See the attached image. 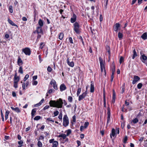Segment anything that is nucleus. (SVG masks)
I'll return each mask as SVG.
<instances>
[{
    "label": "nucleus",
    "instance_id": "nucleus-1",
    "mask_svg": "<svg viewBox=\"0 0 147 147\" xmlns=\"http://www.w3.org/2000/svg\"><path fill=\"white\" fill-rule=\"evenodd\" d=\"M63 104V101L60 98L57 101L51 100L49 102L51 107L57 108H62Z\"/></svg>",
    "mask_w": 147,
    "mask_h": 147
},
{
    "label": "nucleus",
    "instance_id": "nucleus-2",
    "mask_svg": "<svg viewBox=\"0 0 147 147\" xmlns=\"http://www.w3.org/2000/svg\"><path fill=\"white\" fill-rule=\"evenodd\" d=\"M63 120V125L65 127H67L69 124L68 118L67 115H65L64 116Z\"/></svg>",
    "mask_w": 147,
    "mask_h": 147
},
{
    "label": "nucleus",
    "instance_id": "nucleus-3",
    "mask_svg": "<svg viewBox=\"0 0 147 147\" xmlns=\"http://www.w3.org/2000/svg\"><path fill=\"white\" fill-rule=\"evenodd\" d=\"M22 51L26 55H30L31 54V51L30 48L28 47L22 49Z\"/></svg>",
    "mask_w": 147,
    "mask_h": 147
},
{
    "label": "nucleus",
    "instance_id": "nucleus-4",
    "mask_svg": "<svg viewBox=\"0 0 147 147\" xmlns=\"http://www.w3.org/2000/svg\"><path fill=\"white\" fill-rule=\"evenodd\" d=\"M74 30L77 33H80V31L79 29V25L78 24L77 22H76L74 24Z\"/></svg>",
    "mask_w": 147,
    "mask_h": 147
},
{
    "label": "nucleus",
    "instance_id": "nucleus-5",
    "mask_svg": "<svg viewBox=\"0 0 147 147\" xmlns=\"http://www.w3.org/2000/svg\"><path fill=\"white\" fill-rule=\"evenodd\" d=\"M87 94V91H85L82 94L79 96L78 98V100L79 101H81L83 98H84L86 96Z\"/></svg>",
    "mask_w": 147,
    "mask_h": 147
},
{
    "label": "nucleus",
    "instance_id": "nucleus-6",
    "mask_svg": "<svg viewBox=\"0 0 147 147\" xmlns=\"http://www.w3.org/2000/svg\"><path fill=\"white\" fill-rule=\"evenodd\" d=\"M50 84L52 85H53L54 88L57 90V85L56 84L55 81L54 80H52L50 82Z\"/></svg>",
    "mask_w": 147,
    "mask_h": 147
},
{
    "label": "nucleus",
    "instance_id": "nucleus-7",
    "mask_svg": "<svg viewBox=\"0 0 147 147\" xmlns=\"http://www.w3.org/2000/svg\"><path fill=\"white\" fill-rule=\"evenodd\" d=\"M140 78L138 76H134V77L133 80L132 81V84H135L140 80Z\"/></svg>",
    "mask_w": 147,
    "mask_h": 147
},
{
    "label": "nucleus",
    "instance_id": "nucleus-8",
    "mask_svg": "<svg viewBox=\"0 0 147 147\" xmlns=\"http://www.w3.org/2000/svg\"><path fill=\"white\" fill-rule=\"evenodd\" d=\"M140 59L143 62L145 63V61L147 59V57L144 54H143L142 55H141Z\"/></svg>",
    "mask_w": 147,
    "mask_h": 147
},
{
    "label": "nucleus",
    "instance_id": "nucleus-9",
    "mask_svg": "<svg viewBox=\"0 0 147 147\" xmlns=\"http://www.w3.org/2000/svg\"><path fill=\"white\" fill-rule=\"evenodd\" d=\"M67 88L64 84H61L60 86V89L61 91L62 92L65 90Z\"/></svg>",
    "mask_w": 147,
    "mask_h": 147
},
{
    "label": "nucleus",
    "instance_id": "nucleus-10",
    "mask_svg": "<svg viewBox=\"0 0 147 147\" xmlns=\"http://www.w3.org/2000/svg\"><path fill=\"white\" fill-rule=\"evenodd\" d=\"M98 59L100 62V67L104 66L105 61H103L100 57H99Z\"/></svg>",
    "mask_w": 147,
    "mask_h": 147
},
{
    "label": "nucleus",
    "instance_id": "nucleus-11",
    "mask_svg": "<svg viewBox=\"0 0 147 147\" xmlns=\"http://www.w3.org/2000/svg\"><path fill=\"white\" fill-rule=\"evenodd\" d=\"M76 16L75 14H74L72 17L71 19V23H74L76 21Z\"/></svg>",
    "mask_w": 147,
    "mask_h": 147
},
{
    "label": "nucleus",
    "instance_id": "nucleus-12",
    "mask_svg": "<svg viewBox=\"0 0 147 147\" xmlns=\"http://www.w3.org/2000/svg\"><path fill=\"white\" fill-rule=\"evenodd\" d=\"M67 64L70 67H73L74 65V63L73 62H69V59L68 58L67 60Z\"/></svg>",
    "mask_w": 147,
    "mask_h": 147
},
{
    "label": "nucleus",
    "instance_id": "nucleus-13",
    "mask_svg": "<svg viewBox=\"0 0 147 147\" xmlns=\"http://www.w3.org/2000/svg\"><path fill=\"white\" fill-rule=\"evenodd\" d=\"M11 108L15 112L17 113H20V110L18 107L14 108L13 107H11Z\"/></svg>",
    "mask_w": 147,
    "mask_h": 147
},
{
    "label": "nucleus",
    "instance_id": "nucleus-14",
    "mask_svg": "<svg viewBox=\"0 0 147 147\" xmlns=\"http://www.w3.org/2000/svg\"><path fill=\"white\" fill-rule=\"evenodd\" d=\"M94 84L92 82H91V84L90 85V91L91 92H93L94 91Z\"/></svg>",
    "mask_w": 147,
    "mask_h": 147
},
{
    "label": "nucleus",
    "instance_id": "nucleus-15",
    "mask_svg": "<svg viewBox=\"0 0 147 147\" xmlns=\"http://www.w3.org/2000/svg\"><path fill=\"white\" fill-rule=\"evenodd\" d=\"M120 25L119 23H116L115 25V26L114 28V30L115 31H117L118 29V28L120 26Z\"/></svg>",
    "mask_w": 147,
    "mask_h": 147
},
{
    "label": "nucleus",
    "instance_id": "nucleus-16",
    "mask_svg": "<svg viewBox=\"0 0 147 147\" xmlns=\"http://www.w3.org/2000/svg\"><path fill=\"white\" fill-rule=\"evenodd\" d=\"M141 37L144 40L147 39V33L146 32L143 33L141 36Z\"/></svg>",
    "mask_w": 147,
    "mask_h": 147
},
{
    "label": "nucleus",
    "instance_id": "nucleus-17",
    "mask_svg": "<svg viewBox=\"0 0 147 147\" xmlns=\"http://www.w3.org/2000/svg\"><path fill=\"white\" fill-rule=\"evenodd\" d=\"M36 31L38 34L41 33H42V27H38L37 28Z\"/></svg>",
    "mask_w": 147,
    "mask_h": 147
},
{
    "label": "nucleus",
    "instance_id": "nucleus-18",
    "mask_svg": "<svg viewBox=\"0 0 147 147\" xmlns=\"http://www.w3.org/2000/svg\"><path fill=\"white\" fill-rule=\"evenodd\" d=\"M38 24L40 26L39 27H42L44 25V22L41 19H40L38 21Z\"/></svg>",
    "mask_w": 147,
    "mask_h": 147
},
{
    "label": "nucleus",
    "instance_id": "nucleus-19",
    "mask_svg": "<svg viewBox=\"0 0 147 147\" xmlns=\"http://www.w3.org/2000/svg\"><path fill=\"white\" fill-rule=\"evenodd\" d=\"M8 21L9 23L11 24V25L14 26H17V25L14 23L11 20L8 19Z\"/></svg>",
    "mask_w": 147,
    "mask_h": 147
},
{
    "label": "nucleus",
    "instance_id": "nucleus-20",
    "mask_svg": "<svg viewBox=\"0 0 147 147\" xmlns=\"http://www.w3.org/2000/svg\"><path fill=\"white\" fill-rule=\"evenodd\" d=\"M100 69L101 72V74H103L104 73V74L105 75L106 74V71L105 69V66L102 67L101 66Z\"/></svg>",
    "mask_w": 147,
    "mask_h": 147
},
{
    "label": "nucleus",
    "instance_id": "nucleus-21",
    "mask_svg": "<svg viewBox=\"0 0 147 147\" xmlns=\"http://www.w3.org/2000/svg\"><path fill=\"white\" fill-rule=\"evenodd\" d=\"M71 131L70 129H69L65 131V133H66L67 136H69L71 133Z\"/></svg>",
    "mask_w": 147,
    "mask_h": 147
},
{
    "label": "nucleus",
    "instance_id": "nucleus-22",
    "mask_svg": "<svg viewBox=\"0 0 147 147\" xmlns=\"http://www.w3.org/2000/svg\"><path fill=\"white\" fill-rule=\"evenodd\" d=\"M58 145V143L57 141H55L53 142V144L52 147H57V146Z\"/></svg>",
    "mask_w": 147,
    "mask_h": 147
},
{
    "label": "nucleus",
    "instance_id": "nucleus-23",
    "mask_svg": "<svg viewBox=\"0 0 147 147\" xmlns=\"http://www.w3.org/2000/svg\"><path fill=\"white\" fill-rule=\"evenodd\" d=\"M36 112V111L35 110V109H33L32 110L31 112V115L32 118L34 117V115H35Z\"/></svg>",
    "mask_w": 147,
    "mask_h": 147
},
{
    "label": "nucleus",
    "instance_id": "nucleus-24",
    "mask_svg": "<svg viewBox=\"0 0 147 147\" xmlns=\"http://www.w3.org/2000/svg\"><path fill=\"white\" fill-rule=\"evenodd\" d=\"M67 136L64 134H61L58 136V137L59 138L62 137L63 139H65L66 138Z\"/></svg>",
    "mask_w": 147,
    "mask_h": 147
},
{
    "label": "nucleus",
    "instance_id": "nucleus-25",
    "mask_svg": "<svg viewBox=\"0 0 147 147\" xmlns=\"http://www.w3.org/2000/svg\"><path fill=\"white\" fill-rule=\"evenodd\" d=\"M133 53L134 54L132 56V58L134 59L135 58V57H136L137 55L135 49L133 50Z\"/></svg>",
    "mask_w": 147,
    "mask_h": 147
},
{
    "label": "nucleus",
    "instance_id": "nucleus-26",
    "mask_svg": "<svg viewBox=\"0 0 147 147\" xmlns=\"http://www.w3.org/2000/svg\"><path fill=\"white\" fill-rule=\"evenodd\" d=\"M115 135V129H113L112 130V133L111 134V136H114Z\"/></svg>",
    "mask_w": 147,
    "mask_h": 147
},
{
    "label": "nucleus",
    "instance_id": "nucleus-27",
    "mask_svg": "<svg viewBox=\"0 0 147 147\" xmlns=\"http://www.w3.org/2000/svg\"><path fill=\"white\" fill-rule=\"evenodd\" d=\"M9 111H7L5 112V119L6 120L8 118V117L9 114Z\"/></svg>",
    "mask_w": 147,
    "mask_h": 147
},
{
    "label": "nucleus",
    "instance_id": "nucleus-28",
    "mask_svg": "<svg viewBox=\"0 0 147 147\" xmlns=\"http://www.w3.org/2000/svg\"><path fill=\"white\" fill-rule=\"evenodd\" d=\"M8 9L10 12L11 13H12L13 12V6H9L8 7Z\"/></svg>",
    "mask_w": 147,
    "mask_h": 147
},
{
    "label": "nucleus",
    "instance_id": "nucleus-29",
    "mask_svg": "<svg viewBox=\"0 0 147 147\" xmlns=\"http://www.w3.org/2000/svg\"><path fill=\"white\" fill-rule=\"evenodd\" d=\"M63 34L62 33H60L59 35V39L62 40L63 37Z\"/></svg>",
    "mask_w": 147,
    "mask_h": 147
},
{
    "label": "nucleus",
    "instance_id": "nucleus-30",
    "mask_svg": "<svg viewBox=\"0 0 147 147\" xmlns=\"http://www.w3.org/2000/svg\"><path fill=\"white\" fill-rule=\"evenodd\" d=\"M19 77L18 76L17 77H14V82H18L19 80Z\"/></svg>",
    "mask_w": 147,
    "mask_h": 147
},
{
    "label": "nucleus",
    "instance_id": "nucleus-31",
    "mask_svg": "<svg viewBox=\"0 0 147 147\" xmlns=\"http://www.w3.org/2000/svg\"><path fill=\"white\" fill-rule=\"evenodd\" d=\"M37 145L38 147H42V144L40 141H38L37 143Z\"/></svg>",
    "mask_w": 147,
    "mask_h": 147
},
{
    "label": "nucleus",
    "instance_id": "nucleus-32",
    "mask_svg": "<svg viewBox=\"0 0 147 147\" xmlns=\"http://www.w3.org/2000/svg\"><path fill=\"white\" fill-rule=\"evenodd\" d=\"M118 38L120 40H121L123 37V34L120 32H119L118 34Z\"/></svg>",
    "mask_w": 147,
    "mask_h": 147
},
{
    "label": "nucleus",
    "instance_id": "nucleus-33",
    "mask_svg": "<svg viewBox=\"0 0 147 147\" xmlns=\"http://www.w3.org/2000/svg\"><path fill=\"white\" fill-rule=\"evenodd\" d=\"M18 72L21 74L23 73V71L22 67L21 66L20 67L18 70Z\"/></svg>",
    "mask_w": 147,
    "mask_h": 147
},
{
    "label": "nucleus",
    "instance_id": "nucleus-34",
    "mask_svg": "<svg viewBox=\"0 0 147 147\" xmlns=\"http://www.w3.org/2000/svg\"><path fill=\"white\" fill-rule=\"evenodd\" d=\"M89 123L88 122H86L84 124V129L87 128L88 126V125Z\"/></svg>",
    "mask_w": 147,
    "mask_h": 147
},
{
    "label": "nucleus",
    "instance_id": "nucleus-35",
    "mask_svg": "<svg viewBox=\"0 0 147 147\" xmlns=\"http://www.w3.org/2000/svg\"><path fill=\"white\" fill-rule=\"evenodd\" d=\"M46 121L47 122L48 121H50L53 123L54 122V121L51 118H49L47 119Z\"/></svg>",
    "mask_w": 147,
    "mask_h": 147
},
{
    "label": "nucleus",
    "instance_id": "nucleus-36",
    "mask_svg": "<svg viewBox=\"0 0 147 147\" xmlns=\"http://www.w3.org/2000/svg\"><path fill=\"white\" fill-rule=\"evenodd\" d=\"M132 122L134 123H136L138 121V119L137 118L133 119L132 120Z\"/></svg>",
    "mask_w": 147,
    "mask_h": 147
},
{
    "label": "nucleus",
    "instance_id": "nucleus-37",
    "mask_svg": "<svg viewBox=\"0 0 147 147\" xmlns=\"http://www.w3.org/2000/svg\"><path fill=\"white\" fill-rule=\"evenodd\" d=\"M55 91V90H53V89H49V90H48V93H49V94H51V93H52L53 92H54Z\"/></svg>",
    "mask_w": 147,
    "mask_h": 147
},
{
    "label": "nucleus",
    "instance_id": "nucleus-38",
    "mask_svg": "<svg viewBox=\"0 0 147 147\" xmlns=\"http://www.w3.org/2000/svg\"><path fill=\"white\" fill-rule=\"evenodd\" d=\"M22 60L20 58H19L18 59V65L20 66V63H22Z\"/></svg>",
    "mask_w": 147,
    "mask_h": 147
},
{
    "label": "nucleus",
    "instance_id": "nucleus-39",
    "mask_svg": "<svg viewBox=\"0 0 147 147\" xmlns=\"http://www.w3.org/2000/svg\"><path fill=\"white\" fill-rule=\"evenodd\" d=\"M45 45V44L43 42H41L40 44V46L39 47V48L40 49H42L43 48V47Z\"/></svg>",
    "mask_w": 147,
    "mask_h": 147
},
{
    "label": "nucleus",
    "instance_id": "nucleus-40",
    "mask_svg": "<svg viewBox=\"0 0 147 147\" xmlns=\"http://www.w3.org/2000/svg\"><path fill=\"white\" fill-rule=\"evenodd\" d=\"M81 88H78L77 93V96H78L80 94L81 91Z\"/></svg>",
    "mask_w": 147,
    "mask_h": 147
},
{
    "label": "nucleus",
    "instance_id": "nucleus-41",
    "mask_svg": "<svg viewBox=\"0 0 147 147\" xmlns=\"http://www.w3.org/2000/svg\"><path fill=\"white\" fill-rule=\"evenodd\" d=\"M62 113H60V114H59V116H58V118L59 119L62 120Z\"/></svg>",
    "mask_w": 147,
    "mask_h": 147
},
{
    "label": "nucleus",
    "instance_id": "nucleus-42",
    "mask_svg": "<svg viewBox=\"0 0 147 147\" xmlns=\"http://www.w3.org/2000/svg\"><path fill=\"white\" fill-rule=\"evenodd\" d=\"M142 86V84L141 83H139L137 85V88L139 89L141 88Z\"/></svg>",
    "mask_w": 147,
    "mask_h": 147
},
{
    "label": "nucleus",
    "instance_id": "nucleus-43",
    "mask_svg": "<svg viewBox=\"0 0 147 147\" xmlns=\"http://www.w3.org/2000/svg\"><path fill=\"white\" fill-rule=\"evenodd\" d=\"M107 114L108 116L107 117H111L110 115V109L109 108H108L107 109Z\"/></svg>",
    "mask_w": 147,
    "mask_h": 147
},
{
    "label": "nucleus",
    "instance_id": "nucleus-44",
    "mask_svg": "<svg viewBox=\"0 0 147 147\" xmlns=\"http://www.w3.org/2000/svg\"><path fill=\"white\" fill-rule=\"evenodd\" d=\"M68 101L70 102H72V98L71 96H69L68 98Z\"/></svg>",
    "mask_w": 147,
    "mask_h": 147
},
{
    "label": "nucleus",
    "instance_id": "nucleus-45",
    "mask_svg": "<svg viewBox=\"0 0 147 147\" xmlns=\"http://www.w3.org/2000/svg\"><path fill=\"white\" fill-rule=\"evenodd\" d=\"M124 58L122 57H121L119 59V63L121 64L123 61Z\"/></svg>",
    "mask_w": 147,
    "mask_h": 147
},
{
    "label": "nucleus",
    "instance_id": "nucleus-46",
    "mask_svg": "<svg viewBox=\"0 0 147 147\" xmlns=\"http://www.w3.org/2000/svg\"><path fill=\"white\" fill-rule=\"evenodd\" d=\"M41 118V117L40 116H36L34 118V120H38L40 119Z\"/></svg>",
    "mask_w": 147,
    "mask_h": 147
},
{
    "label": "nucleus",
    "instance_id": "nucleus-47",
    "mask_svg": "<svg viewBox=\"0 0 147 147\" xmlns=\"http://www.w3.org/2000/svg\"><path fill=\"white\" fill-rule=\"evenodd\" d=\"M59 112L58 111H56L54 112V116L55 117L57 116L59 114Z\"/></svg>",
    "mask_w": 147,
    "mask_h": 147
},
{
    "label": "nucleus",
    "instance_id": "nucleus-48",
    "mask_svg": "<svg viewBox=\"0 0 147 147\" xmlns=\"http://www.w3.org/2000/svg\"><path fill=\"white\" fill-rule=\"evenodd\" d=\"M38 84V82L36 81L33 80L32 81V85H36Z\"/></svg>",
    "mask_w": 147,
    "mask_h": 147
},
{
    "label": "nucleus",
    "instance_id": "nucleus-49",
    "mask_svg": "<svg viewBox=\"0 0 147 147\" xmlns=\"http://www.w3.org/2000/svg\"><path fill=\"white\" fill-rule=\"evenodd\" d=\"M29 76L28 75L26 74L25 76L24 79V81H25L26 80H27Z\"/></svg>",
    "mask_w": 147,
    "mask_h": 147
},
{
    "label": "nucleus",
    "instance_id": "nucleus-50",
    "mask_svg": "<svg viewBox=\"0 0 147 147\" xmlns=\"http://www.w3.org/2000/svg\"><path fill=\"white\" fill-rule=\"evenodd\" d=\"M18 82H14V87L15 88H17L18 87Z\"/></svg>",
    "mask_w": 147,
    "mask_h": 147
},
{
    "label": "nucleus",
    "instance_id": "nucleus-51",
    "mask_svg": "<svg viewBox=\"0 0 147 147\" xmlns=\"http://www.w3.org/2000/svg\"><path fill=\"white\" fill-rule=\"evenodd\" d=\"M127 140V136H125L124 138L123 139V143H125L126 142Z\"/></svg>",
    "mask_w": 147,
    "mask_h": 147
},
{
    "label": "nucleus",
    "instance_id": "nucleus-52",
    "mask_svg": "<svg viewBox=\"0 0 147 147\" xmlns=\"http://www.w3.org/2000/svg\"><path fill=\"white\" fill-rule=\"evenodd\" d=\"M79 39L82 42V44L83 45H84V43L83 41V38L81 36H80L79 37Z\"/></svg>",
    "mask_w": 147,
    "mask_h": 147
},
{
    "label": "nucleus",
    "instance_id": "nucleus-53",
    "mask_svg": "<svg viewBox=\"0 0 147 147\" xmlns=\"http://www.w3.org/2000/svg\"><path fill=\"white\" fill-rule=\"evenodd\" d=\"M52 69L50 66H48L47 67V70L49 72H51L52 71Z\"/></svg>",
    "mask_w": 147,
    "mask_h": 147
},
{
    "label": "nucleus",
    "instance_id": "nucleus-54",
    "mask_svg": "<svg viewBox=\"0 0 147 147\" xmlns=\"http://www.w3.org/2000/svg\"><path fill=\"white\" fill-rule=\"evenodd\" d=\"M110 117H107V125L109 123H110Z\"/></svg>",
    "mask_w": 147,
    "mask_h": 147
},
{
    "label": "nucleus",
    "instance_id": "nucleus-55",
    "mask_svg": "<svg viewBox=\"0 0 147 147\" xmlns=\"http://www.w3.org/2000/svg\"><path fill=\"white\" fill-rule=\"evenodd\" d=\"M69 42L71 43H73V42L72 38L71 37H69Z\"/></svg>",
    "mask_w": 147,
    "mask_h": 147
},
{
    "label": "nucleus",
    "instance_id": "nucleus-56",
    "mask_svg": "<svg viewBox=\"0 0 147 147\" xmlns=\"http://www.w3.org/2000/svg\"><path fill=\"white\" fill-rule=\"evenodd\" d=\"M112 98H115V93L114 90H113V93Z\"/></svg>",
    "mask_w": 147,
    "mask_h": 147
},
{
    "label": "nucleus",
    "instance_id": "nucleus-57",
    "mask_svg": "<svg viewBox=\"0 0 147 147\" xmlns=\"http://www.w3.org/2000/svg\"><path fill=\"white\" fill-rule=\"evenodd\" d=\"M49 107V105H46L44 107L43 109L44 110L47 109H48Z\"/></svg>",
    "mask_w": 147,
    "mask_h": 147
},
{
    "label": "nucleus",
    "instance_id": "nucleus-58",
    "mask_svg": "<svg viewBox=\"0 0 147 147\" xmlns=\"http://www.w3.org/2000/svg\"><path fill=\"white\" fill-rule=\"evenodd\" d=\"M22 20L23 21H27V19L26 17H24L22 18Z\"/></svg>",
    "mask_w": 147,
    "mask_h": 147
},
{
    "label": "nucleus",
    "instance_id": "nucleus-59",
    "mask_svg": "<svg viewBox=\"0 0 147 147\" xmlns=\"http://www.w3.org/2000/svg\"><path fill=\"white\" fill-rule=\"evenodd\" d=\"M37 76H33V80H35L36 79H37Z\"/></svg>",
    "mask_w": 147,
    "mask_h": 147
},
{
    "label": "nucleus",
    "instance_id": "nucleus-60",
    "mask_svg": "<svg viewBox=\"0 0 147 147\" xmlns=\"http://www.w3.org/2000/svg\"><path fill=\"white\" fill-rule=\"evenodd\" d=\"M54 139H51L50 140H49V142L50 143H53V142L54 141Z\"/></svg>",
    "mask_w": 147,
    "mask_h": 147
},
{
    "label": "nucleus",
    "instance_id": "nucleus-61",
    "mask_svg": "<svg viewBox=\"0 0 147 147\" xmlns=\"http://www.w3.org/2000/svg\"><path fill=\"white\" fill-rule=\"evenodd\" d=\"M77 143L78 146H79L81 145V142L79 140H77Z\"/></svg>",
    "mask_w": 147,
    "mask_h": 147
},
{
    "label": "nucleus",
    "instance_id": "nucleus-62",
    "mask_svg": "<svg viewBox=\"0 0 147 147\" xmlns=\"http://www.w3.org/2000/svg\"><path fill=\"white\" fill-rule=\"evenodd\" d=\"M84 128V127L83 126H81L80 127V129L81 131H82L83 129Z\"/></svg>",
    "mask_w": 147,
    "mask_h": 147
},
{
    "label": "nucleus",
    "instance_id": "nucleus-63",
    "mask_svg": "<svg viewBox=\"0 0 147 147\" xmlns=\"http://www.w3.org/2000/svg\"><path fill=\"white\" fill-rule=\"evenodd\" d=\"M142 0H138V4L139 5H140L142 3Z\"/></svg>",
    "mask_w": 147,
    "mask_h": 147
},
{
    "label": "nucleus",
    "instance_id": "nucleus-64",
    "mask_svg": "<svg viewBox=\"0 0 147 147\" xmlns=\"http://www.w3.org/2000/svg\"><path fill=\"white\" fill-rule=\"evenodd\" d=\"M45 127V126L44 125H42V126L40 127V129L42 131L44 129Z\"/></svg>",
    "mask_w": 147,
    "mask_h": 147
}]
</instances>
